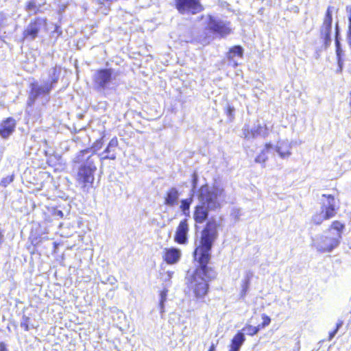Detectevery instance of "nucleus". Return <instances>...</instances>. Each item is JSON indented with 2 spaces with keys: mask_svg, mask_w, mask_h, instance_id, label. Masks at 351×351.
I'll return each mask as SVG.
<instances>
[{
  "mask_svg": "<svg viewBox=\"0 0 351 351\" xmlns=\"http://www.w3.org/2000/svg\"><path fill=\"white\" fill-rule=\"evenodd\" d=\"M218 223L215 219L206 222L199 244L193 252L195 264L193 271L186 276V286L196 300L204 298L209 292V282L216 279L217 273L211 265V251L218 236Z\"/></svg>",
  "mask_w": 351,
  "mask_h": 351,
  "instance_id": "1",
  "label": "nucleus"
},
{
  "mask_svg": "<svg viewBox=\"0 0 351 351\" xmlns=\"http://www.w3.org/2000/svg\"><path fill=\"white\" fill-rule=\"evenodd\" d=\"M60 69L54 67L49 71L51 76L49 82L43 84L38 82L31 84V91L29 95V105H32L40 96L47 97L50 93L53 85L58 82L59 78Z\"/></svg>",
  "mask_w": 351,
  "mask_h": 351,
  "instance_id": "2",
  "label": "nucleus"
},
{
  "mask_svg": "<svg viewBox=\"0 0 351 351\" xmlns=\"http://www.w3.org/2000/svg\"><path fill=\"white\" fill-rule=\"evenodd\" d=\"M96 169L95 165L91 162L84 164L79 167L75 176V180L81 188L86 189L92 186Z\"/></svg>",
  "mask_w": 351,
  "mask_h": 351,
  "instance_id": "3",
  "label": "nucleus"
},
{
  "mask_svg": "<svg viewBox=\"0 0 351 351\" xmlns=\"http://www.w3.org/2000/svg\"><path fill=\"white\" fill-rule=\"evenodd\" d=\"M207 29L220 37H226L232 32L229 22L208 15L207 16Z\"/></svg>",
  "mask_w": 351,
  "mask_h": 351,
  "instance_id": "4",
  "label": "nucleus"
},
{
  "mask_svg": "<svg viewBox=\"0 0 351 351\" xmlns=\"http://www.w3.org/2000/svg\"><path fill=\"white\" fill-rule=\"evenodd\" d=\"M117 75L111 69H100L93 75V82L95 86L99 90L108 88L116 79Z\"/></svg>",
  "mask_w": 351,
  "mask_h": 351,
  "instance_id": "5",
  "label": "nucleus"
},
{
  "mask_svg": "<svg viewBox=\"0 0 351 351\" xmlns=\"http://www.w3.org/2000/svg\"><path fill=\"white\" fill-rule=\"evenodd\" d=\"M176 6L180 14H197L202 10L199 0H176Z\"/></svg>",
  "mask_w": 351,
  "mask_h": 351,
  "instance_id": "6",
  "label": "nucleus"
},
{
  "mask_svg": "<svg viewBox=\"0 0 351 351\" xmlns=\"http://www.w3.org/2000/svg\"><path fill=\"white\" fill-rule=\"evenodd\" d=\"M334 10V8L332 6H328L326 14L323 22V24L321 27L320 32L321 36L324 38V45L327 47L330 45L332 39H331V31H332V13Z\"/></svg>",
  "mask_w": 351,
  "mask_h": 351,
  "instance_id": "7",
  "label": "nucleus"
},
{
  "mask_svg": "<svg viewBox=\"0 0 351 351\" xmlns=\"http://www.w3.org/2000/svg\"><path fill=\"white\" fill-rule=\"evenodd\" d=\"M339 244V239L327 236H322L318 241L314 242L313 245L322 253L330 252Z\"/></svg>",
  "mask_w": 351,
  "mask_h": 351,
  "instance_id": "8",
  "label": "nucleus"
},
{
  "mask_svg": "<svg viewBox=\"0 0 351 351\" xmlns=\"http://www.w3.org/2000/svg\"><path fill=\"white\" fill-rule=\"evenodd\" d=\"M47 20L46 19L38 18L34 22L29 23L24 32V36L25 38L29 37L30 39H34L40 30L46 29Z\"/></svg>",
  "mask_w": 351,
  "mask_h": 351,
  "instance_id": "9",
  "label": "nucleus"
},
{
  "mask_svg": "<svg viewBox=\"0 0 351 351\" xmlns=\"http://www.w3.org/2000/svg\"><path fill=\"white\" fill-rule=\"evenodd\" d=\"M189 223L186 219L179 223L174 235V241L178 244H186L188 242Z\"/></svg>",
  "mask_w": 351,
  "mask_h": 351,
  "instance_id": "10",
  "label": "nucleus"
},
{
  "mask_svg": "<svg viewBox=\"0 0 351 351\" xmlns=\"http://www.w3.org/2000/svg\"><path fill=\"white\" fill-rule=\"evenodd\" d=\"M322 197L328 199V206H322L321 212L324 215L326 219H329L336 215L338 206L334 203L335 197L332 195L323 194Z\"/></svg>",
  "mask_w": 351,
  "mask_h": 351,
  "instance_id": "11",
  "label": "nucleus"
},
{
  "mask_svg": "<svg viewBox=\"0 0 351 351\" xmlns=\"http://www.w3.org/2000/svg\"><path fill=\"white\" fill-rule=\"evenodd\" d=\"M267 134V128L260 125L250 128L245 125L243 129V135L245 138L251 139L258 136L264 137Z\"/></svg>",
  "mask_w": 351,
  "mask_h": 351,
  "instance_id": "12",
  "label": "nucleus"
},
{
  "mask_svg": "<svg viewBox=\"0 0 351 351\" xmlns=\"http://www.w3.org/2000/svg\"><path fill=\"white\" fill-rule=\"evenodd\" d=\"M180 257L181 252L176 247L165 248L163 250V261L169 265L176 264L179 261Z\"/></svg>",
  "mask_w": 351,
  "mask_h": 351,
  "instance_id": "13",
  "label": "nucleus"
},
{
  "mask_svg": "<svg viewBox=\"0 0 351 351\" xmlns=\"http://www.w3.org/2000/svg\"><path fill=\"white\" fill-rule=\"evenodd\" d=\"M197 197L199 201V204L209 206L213 201V193L207 185L201 186L197 193Z\"/></svg>",
  "mask_w": 351,
  "mask_h": 351,
  "instance_id": "14",
  "label": "nucleus"
},
{
  "mask_svg": "<svg viewBox=\"0 0 351 351\" xmlns=\"http://www.w3.org/2000/svg\"><path fill=\"white\" fill-rule=\"evenodd\" d=\"M209 206L197 204L194 208L193 219L197 223H203L208 217Z\"/></svg>",
  "mask_w": 351,
  "mask_h": 351,
  "instance_id": "15",
  "label": "nucleus"
},
{
  "mask_svg": "<svg viewBox=\"0 0 351 351\" xmlns=\"http://www.w3.org/2000/svg\"><path fill=\"white\" fill-rule=\"evenodd\" d=\"M16 127V121L13 118H8L0 124V136L6 138L12 134Z\"/></svg>",
  "mask_w": 351,
  "mask_h": 351,
  "instance_id": "16",
  "label": "nucleus"
},
{
  "mask_svg": "<svg viewBox=\"0 0 351 351\" xmlns=\"http://www.w3.org/2000/svg\"><path fill=\"white\" fill-rule=\"evenodd\" d=\"M245 341V334L242 330H238L230 340L228 346V351H240Z\"/></svg>",
  "mask_w": 351,
  "mask_h": 351,
  "instance_id": "17",
  "label": "nucleus"
},
{
  "mask_svg": "<svg viewBox=\"0 0 351 351\" xmlns=\"http://www.w3.org/2000/svg\"><path fill=\"white\" fill-rule=\"evenodd\" d=\"M179 198V192L175 187L168 189L164 195V204L170 207H173L178 204Z\"/></svg>",
  "mask_w": 351,
  "mask_h": 351,
  "instance_id": "18",
  "label": "nucleus"
},
{
  "mask_svg": "<svg viewBox=\"0 0 351 351\" xmlns=\"http://www.w3.org/2000/svg\"><path fill=\"white\" fill-rule=\"evenodd\" d=\"M45 3H38L35 0H32L27 3L25 10L29 15L36 14L40 12H43L47 8L45 7Z\"/></svg>",
  "mask_w": 351,
  "mask_h": 351,
  "instance_id": "19",
  "label": "nucleus"
},
{
  "mask_svg": "<svg viewBox=\"0 0 351 351\" xmlns=\"http://www.w3.org/2000/svg\"><path fill=\"white\" fill-rule=\"evenodd\" d=\"M252 274H247L241 283V290L239 294V299L244 300L250 289L252 280Z\"/></svg>",
  "mask_w": 351,
  "mask_h": 351,
  "instance_id": "20",
  "label": "nucleus"
},
{
  "mask_svg": "<svg viewBox=\"0 0 351 351\" xmlns=\"http://www.w3.org/2000/svg\"><path fill=\"white\" fill-rule=\"evenodd\" d=\"M47 163L55 170L60 169L62 167V162L61 155H47Z\"/></svg>",
  "mask_w": 351,
  "mask_h": 351,
  "instance_id": "21",
  "label": "nucleus"
},
{
  "mask_svg": "<svg viewBox=\"0 0 351 351\" xmlns=\"http://www.w3.org/2000/svg\"><path fill=\"white\" fill-rule=\"evenodd\" d=\"M193 202L192 197L182 199L180 202V208L183 214L187 215L189 214V210L191 203Z\"/></svg>",
  "mask_w": 351,
  "mask_h": 351,
  "instance_id": "22",
  "label": "nucleus"
},
{
  "mask_svg": "<svg viewBox=\"0 0 351 351\" xmlns=\"http://www.w3.org/2000/svg\"><path fill=\"white\" fill-rule=\"evenodd\" d=\"M324 220H326L324 217V215L322 214V212H317L312 216L311 223L313 226H319Z\"/></svg>",
  "mask_w": 351,
  "mask_h": 351,
  "instance_id": "23",
  "label": "nucleus"
},
{
  "mask_svg": "<svg viewBox=\"0 0 351 351\" xmlns=\"http://www.w3.org/2000/svg\"><path fill=\"white\" fill-rule=\"evenodd\" d=\"M260 330L261 329L259 328L258 326H253L250 324H247L243 328L242 332L243 330L246 331L247 335L252 337V336L256 335L259 332Z\"/></svg>",
  "mask_w": 351,
  "mask_h": 351,
  "instance_id": "24",
  "label": "nucleus"
},
{
  "mask_svg": "<svg viewBox=\"0 0 351 351\" xmlns=\"http://www.w3.org/2000/svg\"><path fill=\"white\" fill-rule=\"evenodd\" d=\"M243 55V49L240 46H235L232 48L229 53V58H233L235 56L241 57Z\"/></svg>",
  "mask_w": 351,
  "mask_h": 351,
  "instance_id": "25",
  "label": "nucleus"
},
{
  "mask_svg": "<svg viewBox=\"0 0 351 351\" xmlns=\"http://www.w3.org/2000/svg\"><path fill=\"white\" fill-rule=\"evenodd\" d=\"M344 228H345L344 224L337 220L332 221L330 225V228L337 230L339 234H341V233L343 231V230L344 229Z\"/></svg>",
  "mask_w": 351,
  "mask_h": 351,
  "instance_id": "26",
  "label": "nucleus"
},
{
  "mask_svg": "<svg viewBox=\"0 0 351 351\" xmlns=\"http://www.w3.org/2000/svg\"><path fill=\"white\" fill-rule=\"evenodd\" d=\"M118 145V141L117 138H112L108 143L105 152L107 153L116 152V148Z\"/></svg>",
  "mask_w": 351,
  "mask_h": 351,
  "instance_id": "27",
  "label": "nucleus"
},
{
  "mask_svg": "<svg viewBox=\"0 0 351 351\" xmlns=\"http://www.w3.org/2000/svg\"><path fill=\"white\" fill-rule=\"evenodd\" d=\"M339 28L338 24H336V36H335V45H336V53L337 56H339L341 54L342 50L340 47V43L339 40Z\"/></svg>",
  "mask_w": 351,
  "mask_h": 351,
  "instance_id": "28",
  "label": "nucleus"
},
{
  "mask_svg": "<svg viewBox=\"0 0 351 351\" xmlns=\"http://www.w3.org/2000/svg\"><path fill=\"white\" fill-rule=\"evenodd\" d=\"M261 317L263 322L261 324L258 325L261 330L268 326L271 323V318L267 315L262 314Z\"/></svg>",
  "mask_w": 351,
  "mask_h": 351,
  "instance_id": "29",
  "label": "nucleus"
},
{
  "mask_svg": "<svg viewBox=\"0 0 351 351\" xmlns=\"http://www.w3.org/2000/svg\"><path fill=\"white\" fill-rule=\"evenodd\" d=\"M29 321L30 319L29 317L26 315L23 316L20 326L25 331H28L29 330Z\"/></svg>",
  "mask_w": 351,
  "mask_h": 351,
  "instance_id": "30",
  "label": "nucleus"
},
{
  "mask_svg": "<svg viewBox=\"0 0 351 351\" xmlns=\"http://www.w3.org/2000/svg\"><path fill=\"white\" fill-rule=\"evenodd\" d=\"M13 181V176H8L5 178H3L0 181V185L6 187L8 184H10Z\"/></svg>",
  "mask_w": 351,
  "mask_h": 351,
  "instance_id": "31",
  "label": "nucleus"
},
{
  "mask_svg": "<svg viewBox=\"0 0 351 351\" xmlns=\"http://www.w3.org/2000/svg\"><path fill=\"white\" fill-rule=\"evenodd\" d=\"M167 292V291L166 290H163L160 293V303L161 308H163L164 302L166 300Z\"/></svg>",
  "mask_w": 351,
  "mask_h": 351,
  "instance_id": "32",
  "label": "nucleus"
},
{
  "mask_svg": "<svg viewBox=\"0 0 351 351\" xmlns=\"http://www.w3.org/2000/svg\"><path fill=\"white\" fill-rule=\"evenodd\" d=\"M5 240V238L4 230L0 226V247L3 244Z\"/></svg>",
  "mask_w": 351,
  "mask_h": 351,
  "instance_id": "33",
  "label": "nucleus"
},
{
  "mask_svg": "<svg viewBox=\"0 0 351 351\" xmlns=\"http://www.w3.org/2000/svg\"><path fill=\"white\" fill-rule=\"evenodd\" d=\"M337 62H338V66H339V69L337 71L341 72L342 69H343V61L341 60V56H337Z\"/></svg>",
  "mask_w": 351,
  "mask_h": 351,
  "instance_id": "34",
  "label": "nucleus"
},
{
  "mask_svg": "<svg viewBox=\"0 0 351 351\" xmlns=\"http://www.w3.org/2000/svg\"><path fill=\"white\" fill-rule=\"evenodd\" d=\"M337 332L338 331L337 330V329H334L332 331H330L328 334V340H332V339L335 337Z\"/></svg>",
  "mask_w": 351,
  "mask_h": 351,
  "instance_id": "35",
  "label": "nucleus"
},
{
  "mask_svg": "<svg viewBox=\"0 0 351 351\" xmlns=\"http://www.w3.org/2000/svg\"><path fill=\"white\" fill-rule=\"evenodd\" d=\"M0 351H8L6 346L3 342L0 343Z\"/></svg>",
  "mask_w": 351,
  "mask_h": 351,
  "instance_id": "36",
  "label": "nucleus"
},
{
  "mask_svg": "<svg viewBox=\"0 0 351 351\" xmlns=\"http://www.w3.org/2000/svg\"><path fill=\"white\" fill-rule=\"evenodd\" d=\"M233 111H234V108H233V107H231L230 106H229L228 107V114L229 116H231V115H232V112H233Z\"/></svg>",
  "mask_w": 351,
  "mask_h": 351,
  "instance_id": "37",
  "label": "nucleus"
},
{
  "mask_svg": "<svg viewBox=\"0 0 351 351\" xmlns=\"http://www.w3.org/2000/svg\"><path fill=\"white\" fill-rule=\"evenodd\" d=\"M215 350H216V345H215V344H214V343H212V344L210 346V347H209V348H208V351H215Z\"/></svg>",
  "mask_w": 351,
  "mask_h": 351,
  "instance_id": "38",
  "label": "nucleus"
},
{
  "mask_svg": "<svg viewBox=\"0 0 351 351\" xmlns=\"http://www.w3.org/2000/svg\"><path fill=\"white\" fill-rule=\"evenodd\" d=\"M342 324L343 322L341 321H339L337 324H336V327L335 329H337V330L338 331L339 328L342 326Z\"/></svg>",
  "mask_w": 351,
  "mask_h": 351,
  "instance_id": "39",
  "label": "nucleus"
},
{
  "mask_svg": "<svg viewBox=\"0 0 351 351\" xmlns=\"http://www.w3.org/2000/svg\"><path fill=\"white\" fill-rule=\"evenodd\" d=\"M106 158H109V159L114 160V159H115V156H113L112 157H108V156H106L104 157L102 159H106Z\"/></svg>",
  "mask_w": 351,
  "mask_h": 351,
  "instance_id": "40",
  "label": "nucleus"
},
{
  "mask_svg": "<svg viewBox=\"0 0 351 351\" xmlns=\"http://www.w3.org/2000/svg\"><path fill=\"white\" fill-rule=\"evenodd\" d=\"M53 247H54V249H56V248L58 247L59 243H57V242H54V243H53Z\"/></svg>",
  "mask_w": 351,
  "mask_h": 351,
  "instance_id": "41",
  "label": "nucleus"
},
{
  "mask_svg": "<svg viewBox=\"0 0 351 351\" xmlns=\"http://www.w3.org/2000/svg\"><path fill=\"white\" fill-rule=\"evenodd\" d=\"M261 157V155L258 156V157L255 159V161L256 162H259L260 160H259V158Z\"/></svg>",
  "mask_w": 351,
  "mask_h": 351,
  "instance_id": "42",
  "label": "nucleus"
}]
</instances>
